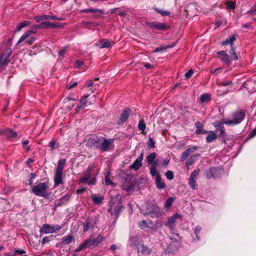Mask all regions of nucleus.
<instances>
[{
  "label": "nucleus",
  "instance_id": "5fc2aeb1",
  "mask_svg": "<svg viewBox=\"0 0 256 256\" xmlns=\"http://www.w3.org/2000/svg\"><path fill=\"white\" fill-rule=\"evenodd\" d=\"M158 12L163 16H167L170 14V12H169L164 10H158Z\"/></svg>",
  "mask_w": 256,
  "mask_h": 256
},
{
  "label": "nucleus",
  "instance_id": "6e6d98bb",
  "mask_svg": "<svg viewBox=\"0 0 256 256\" xmlns=\"http://www.w3.org/2000/svg\"><path fill=\"white\" fill-rule=\"evenodd\" d=\"M36 38L34 37H30L28 40H26V42H27L29 45H31L33 44Z\"/></svg>",
  "mask_w": 256,
  "mask_h": 256
},
{
  "label": "nucleus",
  "instance_id": "ddd939ff",
  "mask_svg": "<svg viewBox=\"0 0 256 256\" xmlns=\"http://www.w3.org/2000/svg\"><path fill=\"white\" fill-rule=\"evenodd\" d=\"M217 54L219 56L220 60L226 64H231V60L229 58L228 54L225 51L222 50L217 52Z\"/></svg>",
  "mask_w": 256,
  "mask_h": 256
},
{
  "label": "nucleus",
  "instance_id": "aec40b11",
  "mask_svg": "<svg viewBox=\"0 0 256 256\" xmlns=\"http://www.w3.org/2000/svg\"><path fill=\"white\" fill-rule=\"evenodd\" d=\"M181 216L178 214H174L173 216L170 217L167 222L166 226H168L170 228H172L174 227V224L176 222V220L178 218H180Z\"/></svg>",
  "mask_w": 256,
  "mask_h": 256
},
{
  "label": "nucleus",
  "instance_id": "a211bd4d",
  "mask_svg": "<svg viewBox=\"0 0 256 256\" xmlns=\"http://www.w3.org/2000/svg\"><path fill=\"white\" fill-rule=\"evenodd\" d=\"M114 42L107 39H104L98 42L96 44L100 48H110L112 46Z\"/></svg>",
  "mask_w": 256,
  "mask_h": 256
},
{
  "label": "nucleus",
  "instance_id": "052dcab7",
  "mask_svg": "<svg viewBox=\"0 0 256 256\" xmlns=\"http://www.w3.org/2000/svg\"><path fill=\"white\" fill-rule=\"evenodd\" d=\"M66 51V48H64L63 50H60L58 52L59 58H62L64 54H65Z\"/></svg>",
  "mask_w": 256,
  "mask_h": 256
},
{
  "label": "nucleus",
  "instance_id": "e2e57ef3",
  "mask_svg": "<svg viewBox=\"0 0 256 256\" xmlns=\"http://www.w3.org/2000/svg\"><path fill=\"white\" fill-rule=\"evenodd\" d=\"M144 66L145 67L146 69H152L154 68V66L149 64V63H144Z\"/></svg>",
  "mask_w": 256,
  "mask_h": 256
},
{
  "label": "nucleus",
  "instance_id": "f704fd0d",
  "mask_svg": "<svg viewBox=\"0 0 256 256\" xmlns=\"http://www.w3.org/2000/svg\"><path fill=\"white\" fill-rule=\"evenodd\" d=\"M229 52L230 54V58L231 60H238V57L233 47L231 48V50Z\"/></svg>",
  "mask_w": 256,
  "mask_h": 256
},
{
  "label": "nucleus",
  "instance_id": "473e14b6",
  "mask_svg": "<svg viewBox=\"0 0 256 256\" xmlns=\"http://www.w3.org/2000/svg\"><path fill=\"white\" fill-rule=\"evenodd\" d=\"M200 100V102L202 103L208 102L210 101V94H204L201 96Z\"/></svg>",
  "mask_w": 256,
  "mask_h": 256
},
{
  "label": "nucleus",
  "instance_id": "8fccbe9b",
  "mask_svg": "<svg viewBox=\"0 0 256 256\" xmlns=\"http://www.w3.org/2000/svg\"><path fill=\"white\" fill-rule=\"evenodd\" d=\"M156 168H154V166H152L150 169V172L152 176H156V174H159L158 172H156Z\"/></svg>",
  "mask_w": 256,
  "mask_h": 256
},
{
  "label": "nucleus",
  "instance_id": "7c9ffc66",
  "mask_svg": "<svg viewBox=\"0 0 256 256\" xmlns=\"http://www.w3.org/2000/svg\"><path fill=\"white\" fill-rule=\"evenodd\" d=\"M156 157V154L152 152L146 157V160L148 164H152Z\"/></svg>",
  "mask_w": 256,
  "mask_h": 256
},
{
  "label": "nucleus",
  "instance_id": "4d7b16f0",
  "mask_svg": "<svg viewBox=\"0 0 256 256\" xmlns=\"http://www.w3.org/2000/svg\"><path fill=\"white\" fill-rule=\"evenodd\" d=\"M194 72L192 70H189L185 74V76L186 78H190L193 74Z\"/></svg>",
  "mask_w": 256,
  "mask_h": 256
},
{
  "label": "nucleus",
  "instance_id": "ea45409f",
  "mask_svg": "<svg viewBox=\"0 0 256 256\" xmlns=\"http://www.w3.org/2000/svg\"><path fill=\"white\" fill-rule=\"evenodd\" d=\"M54 238V236H52V235H51L49 236L44 237L42 240V243L43 244H44L47 242H50V240H52Z\"/></svg>",
  "mask_w": 256,
  "mask_h": 256
},
{
  "label": "nucleus",
  "instance_id": "cd10ccee",
  "mask_svg": "<svg viewBox=\"0 0 256 256\" xmlns=\"http://www.w3.org/2000/svg\"><path fill=\"white\" fill-rule=\"evenodd\" d=\"M200 154H196L194 156H190L186 162V166L188 167L189 166L192 165L195 161L196 157H199Z\"/></svg>",
  "mask_w": 256,
  "mask_h": 256
},
{
  "label": "nucleus",
  "instance_id": "79ce46f5",
  "mask_svg": "<svg viewBox=\"0 0 256 256\" xmlns=\"http://www.w3.org/2000/svg\"><path fill=\"white\" fill-rule=\"evenodd\" d=\"M105 182L106 185L114 184V183L110 178V172H108L105 176Z\"/></svg>",
  "mask_w": 256,
  "mask_h": 256
},
{
  "label": "nucleus",
  "instance_id": "3c124183",
  "mask_svg": "<svg viewBox=\"0 0 256 256\" xmlns=\"http://www.w3.org/2000/svg\"><path fill=\"white\" fill-rule=\"evenodd\" d=\"M26 254V251L23 250L16 249L14 250V255H22Z\"/></svg>",
  "mask_w": 256,
  "mask_h": 256
},
{
  "label": "nucleus",
  "instance_id": "603ef678",
  "mask_svg": "<svg viewBox=\"0 0 256 256\" xmlns=\"http://www.w3.org/2000/svg\"><path fill=\"white\" fill-rule=\"evenodd\" d=\"M50 146L52 150H54L58 148V144L56 141H52L50 142Z\"/></svg>",
  "mask_w": 256,
  "mask_h": 256
},
{
  "label": "nucleus",
  "instance_id": "c03bdc74",
  "mask_svg": "<svg viewBox=\"0 0 256 256\" xmlns=\"http://www.w3.org/2000/svg\"><path fill=\"white\" fill-rule=\"evenodd\" d=\"M166 178L169 180H172L174 178V174L172 171L168 170L166 172Z\"/></svg>",
  "mask_w": 256,
  "mask_h": 256
},
{
  "label": "nucleus",
  "instance_id": "09e8293b",
  "mask_svg": "<svg viewBox=\"0 0 256 256\" xmlns=\"http://www.w3.org/2000/svg\"><path fill=\"white\" fill-rule=\"evenodd\" d=\"M148 146L150 147L151 148H154L155 146H154L155 142L154 141L153 139L151 138H148Z\"/></svg>",
  "mask_w": 256,
  "mask_h": 256
},
{
  "label": "nucleus",
  "instance_id": "c756f323",
  "mask_svg": "<svg viewBox=\"0 0 256 256\" xmlns=\"http://www.w3.org/2000/svg\"><path fill=\"white\" fill-rule=\"evenodd\" d=\"M236 40V38L234 36H232L228 39L222 42V45H226L228 44H230L231 48L232 46V44Z\"/></svg>",
  "mask_w": 256,
  "mask_h": 256
},
{
  "label": "nucleus",
  "instance_id": "c85d7f7f",
  "mask_svg": "<svg viewBox=\"0 0 256 256\" xmlns=\"http://www.w3.org/2000/svg\"><path fill=\"white\" fill-rule=\"evenodd\" d=\"M82 12L86 13H90V12H99L100 14H102L103 12L101 10L97 9V8H87L84 9L82 10Z\"/></svg>",
  "mask_w": 256,
  "mask_h": 256
},
{
  "label": "nucleus",
  "instance_id": "2eb2a0df",
  "mask_svg": "<svg viewBox=\"0 0 256 256\" xmlns=\"http://www.w3.org/2000/svg\"><path fill=\"white\" fill-rule=\"evenodd\" d=\"M0 134H3L8 138H13L17 136V133L15 131L9 128L0 130Z\"/></svg>",
  "mask_w": 256,
  "mask_h": 256
},
{
  "label": "nucleus",
  "instance_id": "9b49d317",
  "mask_svg": "<svg viewBox=\"0 0 256 256\" xmlns=\"http://www.w3.org/2000/svg\"><path fill=\"white\" fill-rule=\"evenodd\" d=\"M89 96L88 94L84 95L82 97L80 100V103L81 104V106H78V109H82L84 108V106L86 105V104H92L94 102H95L96 99V96H92L91 98L92 101H87L86 100V99Z\"/></svg>",
  "mask_w": 256,
  "mask_h": 256
},
{
  "label": "nucleus",
  "instance_id": "b1692460",
  "mask_svg": "<svg viewBox=\"0 0 256 256\" xmlns=\"http://www.w3.org/2000/svg\"><path fill=\"white\" fill-rule=\"evenodd\" d=\"M36 31L30 30L26 32L20 38L19 40H18L16 44H19L21 43L23 41H24L25 40H26L27 38H28L30 34L32 33H35Z\"/></svg>",
  "mask_w": 256,
  "mask_h": 256
},
{
  "label": "nucleus",
  "instance_id": "bf43d9fd",
  "mask_svg": "<svg viewBox=\"0 0 256 256\" xmlns=\"http://www.w3.org/2000/svg\"><path fill=\"white\" fill-rule=\"evenodd\" d=\"M199 124H200V122H197L196 123V128H196V132L197 134H200V133H202V130H200V128L199 126Z\"/></svg>",
  "mask_w": 256,
  "mask_h": 256
},
{
  "label": "nucleus",
  "instance_id": "f257e3e1",
  "mask_svg": "<svg viewBox=\"0 0 256 256\" xmlns=\"http://www.w3.org/2000/svg\"><path fill=\"white\" fill-rule=\"evenodd\" d=\"M113 142L112 139L107 140L103 137L90 138L86 145L104 152L112 150L114 148Z\"/></svg>",
  "mask_w": 256,
  "mask_h": 256
},
{
  "label": "nucleus",
  "instance_id": "1a4fd4ad",
  "mask_svg": "<svg viewBox=\"0 0 256 256\" xmlns=\"http://www.w3.org/2000/svg\"><path fill=\"white\" fill-rule=\"evenodd\" d=\"M199 172L198 170H194L192 172L191 174L190 177L189 178V182L188 184L190 188L192 190H194L196 188V180L197 178V176H198Z\"/></svg>",
  "mask_w": 256,
  "mask_h": 256
},
{
  "label": "nucleus",
  "instance_id": "39448f33",
  "mask_svg": "<svg viewBox=\"0 0 256 256\" xmlns=\"http://www.w3.org/2000/svg\"><path fill=\"white\" fill-rule=\"evenodd\" d=\"M66 160H60L58 162V166L56 168V172L54 176L55 186H58L63 183L62 180V172L66 164Z\"/></svg>",
  "mask_w": 256,
  "mask_h": 256
},
{
  "label": "nucleus",
  "instance_id": "dca6fc26",
  "mask_svg": "<svg viewBox=\"0 0 256 256\" xmlns=\"http://www.w3.org/2000/svg\"><path fill=\"white\" fill-rule=\"evenodd\" d=\"M143 158L144 153L142 152L140 156L134 162L130 167L134 170H138L142 165Z\"/></svg>",
  "mask_w": 256,
  "mask_h": 256
},
{
  "label": "nucleus",
  "instance_id": "774afa93",
  "mask_svg": "<svg viewBox=\"0 0 256 256\" xmlns=\"http://www.w3.org/2000/svg\"><path fill=\"white\" fill-rule=\"evenodd\" d=\"M250 136H252V137H253V136H256V128H254L250 132Z\"/></svg>",
  "mask_w": 256,
  "mask_h": 256
},
{
  "label": "nucleus",
  "instance_id": "864d4df0",
  "mask_svg": "<svg viewBox=\"0 0 256 256\" xmlns=\"http://www.w3.org/2000/svg\"><path fill=\"white\" fill-rule=\"evenodd\" d=\"M90 222H86L84 224V232H86L88 231L90 228Z\"/></svg>",
  "mask_w": 256,
  "mask_h": 256
},
{
  "label": "nucleus",
  "instance_id": "680f3d73",
  "mask_svg": "<svg viewBox=\"0 0 256 256\" xmlns=\"http://www.w3.org/2000/svg\"><path fill=\"white\" fill-rule=\"evenodd\" d=\"M49 20H62L63 18H62L57 17L55 16H50Z\"/></svg>",
  "mask_w": 256,
  "mask_h": 256
},
{
  "label": "nucleus",
  "instance_id": "de8ad7c7",
  "mask_svg": "<svg viewBox=\"0 0 256 256\" xmlns=\"http://www.w3.org/2000/svg\"><path fill=\"white\" fill-rule=\"evenodd\" d=\"M232 83V80H225L222 82H219L218 84L220 86H227L230 84Z\"/></svg>",
  "mask_w": 256,
  "mask_h": 256
},
{
  "label": "nucleus",
  "instance_id": "e433bc0d",
  "mask_svg": "<svg viewBox=\"0 0 256 256\" xmlns=\"http://www.w3.org/2000/svg\"><path fill=\"white\" fill-rule=\"evenodd\" d=\"M92 199L96 204H99L102 202L104 199L103 196H92Z\"/></svg>",
  "mask_w": 256,
  "mask_h": 256
},
{
  "label": "nucleus",
  "instance_id": "2f4dec72",
  "mask_svg": "<svg viewBox=\"0 0 256 256\" xmlns=\"http://www.w3.org/2000/svg\"><path fill=\"white\" fill-rule=\"evenodd\" d=\"M122 189L126 191H130L134 188V185L129 182H126L122 186Z\"/></svg>",
  "mask_w": 256,
  "mask_h": 256
},
{
  "label": "nucleus",
  "instance_id": "0eeeda50",
  "mask_svg": "<svg viewBox=\"0 0 256 256\" xmlns=\"http://www.w3.org/2000/svg\"><path fill=\"white\" fill-rule=\"evenodd\" d=\"M62 228V226H60L58 224H54L51 226L48 224H44L40 229V233L44 234H50L54 233Z\"/></svg>",
  "mask_w": 256,
  "mask_h": 256
},
{
  "label": "nucleus",
  "instance_id": "bb28decb",
  "mask_svg": "<svg viewBox=\"0 0 256 256\" xmlns=\"http://www.w3.org/2000/svg\"><path fill=\"white\" fill-rule=\"evenodd\" d=\"M92 170V168H89L86 172H85L84 177L82 178L81 180L83 182H86L90 178L91 173Z\"/></svg>",
  "mask_w": 256,
  "mask_h": 256
},
{
  "label": "nucleus",
  "instance_id": "4c0bfd02",
  "mask_svg": "<svg viewBox=\"0 0 256 256\" xmlns=\"http://www.w3.org/2000/svg\"><path fill=\"white\" fill-rule=\"evenodd\" d=\"M50 16L49 15H43L40 16H37L35 17V19L36 20L37 22H40L42 20H49Z\"/></svg>",
  "mask_w": 256,
  "mask_h": 256
},
{
  "label": "nucleus",
  "instance_id": "20e7f679",
  "mask_svg": "<svg viewBox=\"0 0 256 256\" xmlns=\"http://www.w3.org/2000/svg\"><path fill=\"white\" fill-rule=\"evenodd\" d=\"M232 116V120L224 119L222 122L228 126H234L239 124L244 119L245 114L244 112L240 110L234 112Z\"/></svg>",
  "mask_w": 256,
  "mask_h": 256
},
{
  "label": "nucleus",
  "instance_id": "37998d69",
  "mask_svg": "<svg viewBox=\"0 0 256 256\" xmlns=\"http://www.w3.org/2000/svg\"><path fill=\"white\" fill-rule=\"evenodd\" d=\"M174 199L172 198H168L164 204V206L166 208H169L171 206L172 202H174Z\"/></svg>",
  "mask_w": 256,
  "mask_h": 256
},
{
  "label": "nucleus",
  "instance_id": "6e6552de",
  "mask_svg": "<svg viewBox=\"0 0 256 256\" xmlns=\"http://www.w3.org/2000/svg\"><path fill=\"white\" fill-rule=\"evenodd\" d=\"M146 26L156 30H165L168 28V26L164 23H160L156 22H147Z\"/></svg>",
  "mask_w": 256,
  "mask_h": 256
},
{
  "label": "nucleus",
  "instance_id": "6ab92c4d",
  "mask_svg": "<svg viewBox=\"0 0 256 256\" xmlns=\"http://www.w3.org/2000/svg\"><path fill=\"white\" fill-rule=\"evenodd\" d=\"M138 226L141 229L153 228L154 226V224L152 221L147 222L142 220L138 222Z\"/></svg>",
  "mask_w": 256,
  "mask_h": 256
},
{
  "label": "nucleus",
  "instance_id": "72a5a7b5",
  "mask_svg": "<svg viewBox=\"0 0 256 256\" xmlns=\"http://www.w3.org/2000/svg\"><path fill=\"white\" fill-rule=\"evenodd\" d=\"M229 52L230 54V58L231 60H238V57L233 47L231 48V50Z\"/></svg>",
  "mask_w": 256,
  "mask_h": 256
},
{
  "label": "nucleus",
  "instance_id": "69168bd1",
  "mask_svg": "<svg viewBox=\"0 0 256 256\" xmlns=\"http://www.w3.org/2000/svg\"><path fill=\"white\" fill-rule=\"evenodd\" d=\"M165 49H166L165 47H163V46L158 47V48H156L153 52H158L160 51H162Z\"/></svg>",
  "mask_w": 256,
  "mask_h": 256
},
{
  "label": "nucleus",
  "instance_id": "49530a36",
  "mask_svg": "<svg viewBox=\"0 0 256 256\" xmlns=\"http://www.w3.org/2000/svg\"><path fill=\"white\" fill-rule=\"evenodd\" d=\"M201 230V227L199 226L196 227L194 230V234L196 236V238L198 240H200V237L198 236V234L200 233Z\"/></svg>",
  "mask_w": 256,
  "mask_h": 256
},
{
  "label": "nucleus",
  "instance_id": "a19ab883",
  "mask_svg": "<svg viewBox=\"0 0 256 256\" xmlns=\"http://www.w3.org/2000/svg\"><path fill=\"white\" fill-rule=\"evenodd\" d=\"M226 8L230 10H234L235 8V3L232 1H228L226 2Z\"/></svg>",
  "mask_w": 256,
  "mask_h": 256
},
{
  "label": "nucleus",
  "instance_id": "5701e85b",
  "mask_svg": "<svg viewBox=\"0 0 256 256\" xmlns=\"http://www.w3.org/2000/svg\"><path fill=\"white\" fill-rule=\"evenodd\" d=\"M156 184L158 189H163L166 188V184L162 181V178L159 174H158L156 176Z\"/></svg>",
  "mask_w": 256,
  "mask_h": 256
},
{
  "label": "nucleus",
  "instance_id": "a878e982",
  "mask_svg": "<svg viewBox=\"0 0 256 256\" xmlns=\"http://www.w3.org/2000/svg\"><path fill=\"white\" fill-rule=\"evenodd\" d=\"M216 138V134L214 131H210L206 138V141L208 142H211L214 140Z\"/></svg>",
  "mask_w": 256,
  "mask_h": 256
},
{
  "label": "nucleus",
  "instance_id": "f03ea898",
  "mask_svg": "<svg viewBox=\"0 0 256 256\" xmlns=\"http://www.w3.org/2000/svg\"><path fill=\"white\" fill-rule=\"evenodd\" d=\"M122 196L119 194H116L114 198L112 199L110 207L108 210L112 215L116 216V218L124 208V206L122 204Z\"/></svg>",
  "mask_w": 256,
  "mask_h": 256
},
{
  "label": "nucleus",
  "instance_id": "393cba45",
  "mask_svg": "<svg viewBox=\"0 0 256 256\" xmlns=\"http://www.w3.org/2000/svg\"><path fill=\"white\" fill-rule=\"evenodd\" d=\"M74 240L72 234H70L62 238V242L64 244H68L72 242Z\"/></svg>",
  "mask_w": 256,
  "mask_h": 256
},
{
  "label": "nucleus",
  "instance_id": "13d9d810",
  "mask_svg": "<svg viewBox=\"0 0 256 256\" xmlns=\"http://www.w3.org/2000/svg\"><path fill=\"white\" fill-rule=\"evenodd\" d=\"M28 143H29V141L28 140H24L22 142V145H23L24 148H26L28 151L30 150V148L28 146Z\"/></svg>",
  "mask_w": 256,
  "mask_h": 256
},
{
  "label": "nucleus",
  "instance_id": "4468645a",
  "mask_svg": "<svg viewBox=\"0 0 256 256\" xmlns=\"http://www.w3.org/2000/svg\"><path fill=\"white\" fill-rule=\"evenodd\" d=\"M70 194H66L61 198L56 200L55 202L54 206L56 207H58L66 204L67 202L70 200Z\"/></svg>",
  "mask_w": 256,
  "mask_h": 256
},
{
  "label": "nucleus",
  "instance_id": "412c9836",
  "mask_svg": "<svg viewBox=\"0 0 256 256\" xmlns=\"http://www.w3.org/2000/svg\"><path fill=\"white\" fill-rule=\"evenodd\" d=\"M197 149V146H193L186 149L181 155L180 160L182 162L184 161L186 158H188L190 153L194 152Z\"/></svg>",
  "mask_w": 256,
  "mask_h": 256
},
{
  "label": "nucleus",
  "instance_id": "4be33fe9",
  "mask_svg": "<svg viewBox=\"0 0 256 256\" xmlns=\"http://www.w3.org/2000/svg\"><path fill=\"white\" fill-rule=\"evenodd\" d=\"M36 28H48V27H52V28H58V27H60V25H56L52 23L49 22H42L41 24L38 25H36L34 26Z\"/></svg>",
  "mask_w": 256,
  "mask_h": 256
},
{
  "label": "nucleus",
  "instance_id": "a18cd8bd",
  "mask_svg": "<svg viewBox=\"0 0 256 256\" xmlns=\"http://www.w3.org/2000/svg\"><path fill=\"white\" fill-rule=\"evenodd\" d=\"M247 14H250L251 15L256 14V3L252 7L251 9L247 12Z\"/></svg>",
  "mask_w": 256,
  "mask_h": 256
},
{
  "label": "nucleus",
  "instance_id": "338daca9",
  "mask_svg": "<svg viewBox=\"0 0 256 256\" xmlns=\"http://www.w3.org/2000/svg\"><path fill=\"white\" fill-rule=\"evenodd\" d=\"M30 22L28 21H24L20 24L24 28V27L30 24Z\"/></svg>",
  "mask_w": 256,
  "mask_h": 256
},
{
  "label": "nucleus",
  "instance_id": "c9c22d12",
  "mask_svg": "<svg viewBox=\"0 0 256 256\" xmlns=\"http://www.w3.org/2000/svg\"><path fill=\"white\" fill-rule=\"evenodd\" d=\"M229 52L230 54V58L231 60H238V57L233 47L231 48V50Z\"/></svg>",
  "mask_w": 256,
  "mask_h": 256
},
{
  "label": "nucleus",
  "instance_id": "f3484780",
  "mask_svg": "<svg viewBox=\"0 0 256 256\" xmlns=\"http://www.w3.org/2000/svg\"><path fill=\"white\" fill-rule=\"evenodd\" d=\"M222 124H224L222 121V122L216 121L213 124L216 130L220 132L219 136L220 137H224L225 134V129L224 126L222 125Z\"/></svg>",
  "mask_w": 256,
  "mask_h": 256
},
{
  "label": "nucleus",
  "instance_id": "7ed1b4c3",
  "mask_svg": "<svg viewBox=\"0 0 256 256\" xmlns=\"http://www.w3.org/2000/svg\"><path fill=\"white\" fill-rule=\"evenodd\" d=\"M104 240V238L100 235L96 238L91 239L88 238L81 244L78 248L75 250V252H78L86 248H90L92 246H97L100 244Z\"/></svg>",
  "mask_w": 256,
  "mask_h": 256
},
{
  "label": "nucleus",
  "instance_id": "58836bf2",
  "mask_svg": "<svg viewBox=\"0 0 256 256\" xmlns=\"http://www.w3.org/2000/svg\"><path fill=\"white\" fill-rule=\"evenodd\" d=\"M146 124L143 120H140L138 124V128L139 130H141L142 132H144L146 130Z\"/></svg>",
  "mask_w": 256,
  "mask_h": 256
},
{
  "label": "nucleus",
  "instance_id": "f8f14e48",
  "mask_svg": "<svg viewBox=\"0 0 256 256\" xmlns=\"http://www.w3.org/2000/svg\"><path fill=\"white\" fill-rule=\"evenodd\" d=\"M130 110L128 108H126L124 109L122 114H120V118L117 122V124L118 125H120L126 122L130 116Z\"/></svg>",
  "mask_w": 256,
  "mask_h": 256
},
{
  "label": "nucleus",
  "instance_id": "0e129e2a",
  "mask_svg": "<svg viewBox=\"0 0 256 256\" xmlns=\"http://www.w3.org/2000/svg\"><path fill=\"white\" fill-rule=\"evenodd\" d=\"M77 84H78V82H73L72 84H68L66 86V87H67L68 89H71L72 88L76 86Z\"/></svg>",
  "mask_w": 256,
  "mask_h": 256
},
{
  "label": "nucleus",
  "instance_id": "9d476101",
  "mask_svg": "<svg viewBox=\"0 0 256 256\" xmlns=\"http://www.w3.org/2000/svg\"><path fill=\"white\" fill-rule=\"evenodd\" d=\"M12 53V50L9 48L6 54H0V68L9 62L8 58Z\"/></svg>",
  "mask_w": 256,
  "mask_h": 256
},
{
  "label": "nucleus",
  "instance_id": "423d86ee",
  "mask_svg": "<svg viewBox=\"0 0 256 256\" xmlns=\"http://www.w3.org/2000/svg\"><path fill=\"white\" fill-rule=\"evenodd\" d=\"M48 188V182L40 183L34 186L32 190V192L35 195L44 198H46L48 196L47 189Z\"/></svg>",
  "mask_w": 256,
  "mask_h": 256
}]
</instances>
